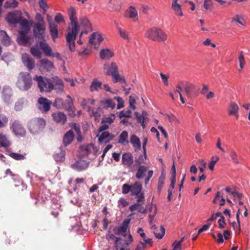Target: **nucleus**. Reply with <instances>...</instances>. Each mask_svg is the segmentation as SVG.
<instances>
[{"instance_id": "nucleus-27", "label": "nucleus", "mask_w": 250, "mask_h": 250, "mask_svg": "<svg viewBox=\"0 0 250 250\" xmlns=\"http://www.w3.org/2000/svg\"><path fill=\"white\" fill-rule=\"evenodd\" d=\"M130 142L134 148L135 151H136L141 149V142L139 138L136 135H132L131 136Z\"/></svg>"}, {"instance_id": "nucleus-30", "label": "nucleus", "mask_w": 250, "mask_h": 250, "mask_svg": "<svg viewBox=\"0 0 250 250\" xmlns=\"http://www.w3.org/2000/svg\"><path fill=\"white\" fill-rule=\"evenodd\" d=\"M12 90L9 87H4L2 91V97L5 102H9L12 95Z\"/></svg>"}, {"instance_id": "nucleus-15", "label": "nucleus", "mask_w": 250, "mask_h": 250, "mask_svg": "<svg viewBox=\"0 0 250 250\" xmlns=\"http://www.w3.org/2000/svg\"><path fill=\"white\" fill-rule=\"evenodd\" d=\"M22 62L27 67L28 70L31 71L35 66L34 60L32 58L30 55L27 53H24L21 56Z\"/></svg>"}, {"instance_id": "nucleus-14", "label": "nucleus", "mask_w": 250, "mask_h": 250, "mask_svg": "<svg viewBox=\"0 0 250 250\" xmlns=\"http://www.w3.org/2000/svg\"><path fill=\"white\" fill-rule=\"evenodd\" d=\"M39 109L42 112L46 113L50 109L52 102L46 98L40 97L38 99Z\"/></svg>"}, {"instance_id": "nucleus-43", "label": "nucleus", "mask_w": 250, "mask_h": 250, "mask_svg": "<svg viewBox=\"0 0 250 250\" xmlns=\"http://www.w3.org/2000/svg\"><path fill=\"white\" fill-rule=\"evenodd\" d=\"M19 2L16 0H11L5 2L4 7L7 8H15L18 5Z\"/></svg>"}, {"instance_id": "nucleus-28", "label": "nucleus", "mask_w": 250, "mask_h": 250, "mask_svg": "<svg viewBox=\"0 0 250 250\" xmlns=\"http://www.w3.org/2000/svg\"><path fill=\"white\" fill-rule=\"evenodd\" d=\"M147 169V167L142 165L140 166L135 175L136 178L138 179H141L145 177Z\"/></svg>"}, {"instance_id": "nucleus-58", "label": "nucleus", "mask_w": 250, "mask_h": 250, "mask_svg": "<svg viewBox=\"0 0 250 250\" xmlns=\"http://www.w3.org/2000/svg\"><path fill=\"white\" fill-rule=\"evenodd\" d=\"M230 157L231 158V160L233 161V162L235 164H239L240 162L237 159V153L234 151V150H232L230 152Z\"/></svg>"}, {"instance_id": "nucleus-56", "label": "nucleus", "mask_w": 250, "mask_h": 250, "mask_svg": "<svg viewBox=\"0 0 250 250\" xmlns=\"http://www.w3.org/2000/svg\"><path fill=\"white\" fill-rule=\"evenodd\" d=\"M184 238H182L181 240L179 241H175L173 244L172 246L173 247V250H181V244L183 241ZM163 250H166V249H164Z\"/></svg>"}, {"instance_id": "nucleus-4", "label": "nucleus", "mask_w": 250, "mask_h": 250, "mask_svg": "<svg viewBox=\"0 0 250 250\" xmlns=\"http://www.w3.org/2000/svg\"><path fill=\"white\" fill-rule=\"evenodd\" d=\"M33 80L30 73L20 72L17 82V87L22 91H27L31 88Z\"/></svg>"}, {"instance_id": "nucleus-18", "label": "nucleus", "mask_w": 250, "mask_h": 250, "mask_svg": "<svg viewBox=\"0 0 250 250\" xmlns=\"http://www.w3.org/2000/svg\"><path fill=\"white\" fill-rule=\"evenodd\" d=\"M94 149V145L92 144L84 145L82 146L79 149L80 155L82 157H84L86 155H88Z\"/></svg>"}, {"instance_id": "nucleus-8", "label": "nucleus", "mask_w": 250, "mask_h": 250, "mask_svg": "<svg viewBox=\"0 0 250 250\" xmlns=\"http://www.w3.org/2000/svg\"><path fill=\"white\" fill-rule=\"evenodd\" d=\"M133 163V156L131 153L125 152L123 154L122 164L125 168L128 169L130 172H133L135 170Z\"/></svg>"}, {"instance_id": "nucleus-61", "label": "nucleus", "mask_w": 250, "mask_h": 250, "mask_svg": "<svg viewBox=\"0 0 250 250\" xmlns=\"http://www.w3.org/2000/svg\"><path fill=\"white\" fill-rule=\"evenodd\" d=\"M146 159V152H144V156L140 155L138 159L136 160V162L138 165H141L145 162V161Z\"/></svg>"}, {"instance_id": "nucleus-49", "label": "nucleus", "mask_w": 250, "mask_h": 250, "mask_svg": "<svg viewBox=\"0 0 250 250\" xmlns=\"http://www.w3.org/2000/svg\"><path fill=\"white\" fill-rule=\"evenodd\" d=\"M8 122V119L6 116L0 114V127H4Z\"/></svg>"}, {"instance_id": "nucleus-29", "label": "nucleus", "mask_w": 250, "mask_h": 250, "mask_svg": "<svg viewBox=\"0 0 250 250\" xmlns=\"http://www.w3.org/2000/svg\"><path fill=\"white\" fill-rule=\"evenodd\" d=\"M100 56L102 60H108L114 56V53L109 49H103L100 51Z\"/></svg>"}, {"instance_id": "nucleus-9", "label": "nucleus", "mask_w": 250, "mask_h": 250, "mask_svg": "<svg viewBox=\"0 0 250 250\" xmlns=\"http://www.w3.org/2000/svg\"><path fill=\"white\" fill-rule=\"evenodd\" d=\"M10 129L15 135L18 137H24L26 130L19 120H14L10 125Z\"/></svg>"}, {"instance_id": "nucleus-63", "label": "nucleus", "mask_w": 250, "mask_h": 250, "mask_svg": "<svg viewBox=\"0 0 250 250\" xmlns=\"http://www.w3.org/2000/svg\"><path fill=\"white\" fill-rule=\"evenodd\" d=\"M114 99L116 100L118 102L117 109H120L124 107V102L121 97H115Z\"/></svg>"}, {"instance_id": "nucleus-52", "label": "nucleus", "mask_w": 250, "mask_h": 250, "mask_svg": "<svg viewBox=\"0 0 250 250\" xmlns=\"http://www.w3.org/2000/svg\"><path fill=\"white\" fill-rule=\"evenodd\" d=\"M178 0H173L171 4V8L175 11V12H178V11H180L181 8V5L177 3Z\"/></svg>"}, {"instance_id": "nucleus-59", "label": "nucleus", "mask_w": 250, "mask_h": 250, "mask_svg": "<svg viewBox=\"0 0 250 250\" xmlns=\"http://www.w3.org/2000/svg\"><path fill=\"white\" fill-rule=\"evenodd\" d=\"M67 43L69 46V49L71 51H74L75 50V40H76V38H72V40L70 41H68L67 38H66Z\"/></svg>"}, {"instance_id": "nucleus-46", "label": "nucleus", "mask_w": 250, "mask_h": 250, "mask_svg": "<svg viewBox=\"0 0 250 250\" xmlns=\"http://www.w3.org/2000/svg\"><path fill=\"white\" fill-rule=\"evenodd\" d=\"M103 105L106 108L110 107L113 109L115 106V103L112 99H108L103 102Z\"/></svg>"}, {"instance_id": "nucleus-21", "label": "nucleus", "mask_w": 250, "mask_h": 250, "mask_svg": "<svg viewBox=\"0 0 250 250\" xmlns=\"http://www.w3.org/2000/svg\"><path fill=\"white\" fill-rule=\"evenodd\" d=\"M40 63L42 69L47 72L52 71L55 66L53 62L47 58L41 60Z\"/></svg>"}, {"instance_id": "nucleus-23", "label": "nucleus", "mask_w": 250, "mask_h": 250, "mask_svg": "<svg viewBox=\"0 0 250 250\" xmlns=\"http://www.w3.org/2000/svg\"><path fill=\"white\" fill-rule=\"evenodd\" d=\"M49 31L50 35L54 42H56V39L58 38V25L52 22H49Z\"/></svg>"}, {"instance_id": "nucleus-39", "label": "nucleus", "mask_w": 250, "mask_h": 250, "mask_svg": "<svg viewBox=\"0 0 250 250\" xmlns=\"http://www.w3.org/2000/svg\"><path fill=\"white\" fill-rule=\"evenodd\" d=\"M128 133L126 131H123L120 135L118 143L123 145L128 144Z\"/></svg>"}, {"instance_id": "nucleus-38", "label": "nucleus", "mask_w": 250, "mask_h": 250, "mask_svg": "<svg viewBox=\"0 0 250 250\" xmlns=\"http://www.w3.org/2000/svg\"><path fill=\"white\" fill-rule=\"evenodd\" d=\"M135 116L136 117L138 122L140 123L141 124L143 128H145V116L146 115V112L145 111H143L141 115H140L138 112H136L135 113Z\"/></svg>"}, {"instance_id": "nucleus-36", "label": "nucleus", "mask_w": 250, "mask_h": 250, "mask_svg": "<svg viewBox=\"0 0 250 250\" xmlns=\"http://www.w3.org/2000/svg\"><path fill=\"white\" fill-rule=\"evenodd\" d=\"M0 146L1 147L7 148L10 146V142L6 136L3 134H0Z\"/></svg>"}, {"instance_id": "nucleus-6", "label": "nucleus", "mask_w": 250, "mask_h": 250, "mask_svg": "<svg viewBox=\"0 0 250 250\" xmlns=\"http://www.w3.org/2000/svg\"><path fill=\"white\" fill-rule=\"evenodd\" d=\"M104 69H107L106 75L112 76L113 78V82H120L125 84V80L124 78L122 77L118 73V66L117 64L112 62L110 66H108L106 64L104 65Z\"/></svg>"}, {"instance_id": "nucleus-40", "label": "nucleus", "mask_w": 250, "mask_h": 250, "mask_svg": "<svg viewBox=\"0 0 250 250\" xmlns=\"http://www.w3.org/2000/svg\"><path fill=\"white\" fill-rule=\"evenodd\" d=\"M68 15L71 22H77L78 18L76 16V12L74 7H70L68 9Z\"/></svg>"}, {"instance_id": "nucleus-5", "label": "nucleus", "mask_w": 250, "mask_h": 250, "mask_svg": "<svg viewBox=\"0 0 250 250\" xmlns=\"http://www.w3.org/2000/svg\"><path fill=\"white\" fill-rule=\"evenodd\" d=\"M46 125L45 120L42 118H35L29 121L28 128L29 132L37 134L42 131Z\"/></svg>"}, {"instance_id": "nucleus-48", "label": "nucleus", "mask_w": 250, "mask_h": 250, "mask_svg": "<svg viewBox=\"0 0 250 250\" xmlns=\"http://www.w3.org/2000/svg\"><path fill=\"white\" fill-rule=\"evenodd\" d=\"M238 60H239V66H240L241 69H242L244 68V65L246 63L244 55V53L242 51H241L239 52Z\"/></svg>"}, {"instance_id": "nucleus-1", "label": "nucleus", "mask_w": 250, "mask_h": 250, "mask_svg": "<svg viewBox=\"0 0 250 250\" xmlns=\"http://www.w3.org/2000/svg\"><path fill=\"white\" fill-rule=\"evenodd\" d=\"M34 80L37 82L41 92H50L53 89H55L57 92H62L63 91V83L62 80L57 76L51 79L42 76L36 75Z\"/></svg>"}, {"instance_id": "nucleus-19", "label": "nucleus", "mask_w": 250, "mask_h": 250, "mask_svg": "<svg viewBox=\"0 0 250 250\" xmlns=\"http://www.w3.org/2000/svg\"><path fill=\"white\" fill-rule=\"evenodd\" d=\"M115 136L109 132L104 131L100 136L98 138V141L100 144L104 143L107 144L112 140Z\"/></svg>"}, {"instance_id": "nucleus-37", "label": "nucleus", "mask_w": 250, "mask_h": 250, "mask_svg": "<svg viewBox=\"0 0 250 250\" xmlns=\"http://www.w3.org/2000/svg\"><path fill=\"white\" fill-rule=\"evenodd\" d=\"M65 151L60 149L58 152H56L54 154V158L57 162L63 161L65 159Z\"/></svg>"}, {"instance_id": "nucleus-20", "label": "nucleus", "mask_w": 250, "mask_h": 250, "mask_svg": "<svg viewBox=\"0 0 250 250\" xmlns=\"http://www.w3.org/2000/svg\"><path fill=\"white\" fill-rule=\"evenodd\" d=\"M89 165V163L83 160H80L72 165V167L75 169L80 171L86 169Z\"/></svg>"}, {"instance_id": "nucleus-22", "label": "nucleus", "mask_w": 250, "mask_h": 250, "mask_svg": "<svg viewBox=\"0 0 250 250\" xmlns=\"http://www.w3.org/2000/svg\"><path fill=\"white\" fill-rule=\"evenodd\" d=\"M195 89L196 86L195 85L187 82L184 87L185 93L188 98H191L193 97L195 93L194 90Z\"/></svg>"}, {"instance_id": "nucleus-10", "label": "nucleus", "mask_w": 250, "mask_h": 250, "mask_svg": "<svg viewBox=\"0 0 250 250\" xmlns=\"http://www.w3.org/2000/svg\"><path fill=\"white\" fill-rule=\"evenodd\" d=\"M44 44L49 45L45 41H41L37 42L30 49L31 54L37 59H41L42 57L41 50L43 52V46Z\"/></svg>"}, {"instance_id": "nucleus-2", "label": "nucleus", "mask_w": 250, "mask_h": 250, "mask_svg": "<svg viewBox=\"0 0 250 250\" xmlns=\"http://www.w3.org/2000/svg\"><path fill=\"white\" fill-rule=\"evenodd\" d=\"M35 21L33 28V35L36 39L43 40L46 29L44 18L40 13H38L35 16Z\"/></svg>"}, {"instance_id": "nucleus-42", "label": "nucleus", "mask_w": 250, "mask_h": 250, "mask_svg": "<svg viewBox=\"0 0 250 250\" xmlns=\"http://www.w3.org/2000/svg\"><path fill=\"white\" fill-rule=\"evenodd\" d=\"M29 38L26 35H20L18 38L17 41L19 44L25 46L28 42Z\"/></svg>"}, {"instance_id": "nucleus-51", "label": "nucleus", "mask_w": 250, "mask_h": 250, "mask_svg": "<svg viewBox=\"0 0 250 250\" xmlns=\"http://www.w3.org/2000/svg\"><path fill=\"white\" fill-rule=\"evenodd\" d=\"M132 112L130 110H123L119 115V117L122 119L123 117L130 118L131 117Z\"/></svg>"}, {"instance_id": "nucleus-25", "label": "nucleus", "mask_w": 250, "mask_h": 250, "mask_svg": "<svg viewBox=\"0 0 250 250\" xmlns=\"http://www.w3.org/2000/svg\"><path fill=\"white\" fill-rule=\"evenodd\" d=\"M74 139V133L72 130H69L64 135L63 143L65 146L71 143Z\"/></svg>"}, {"instance_id": "nucleus-45", "label": "nucleus", "mask_w": 250, "mask_h": 250, "mask_svg": "<svg viewBox=\"0 0 250 250\" xmlns=\"http://www.w3.org/2000/svg\"><path fill=\"white\" fill-rule=\"evenodd\" d=\"M212 0H204L203 7L207 11H211L213 8Z\"/></svg>"}, {"instance_id": "nucleus-31", "label": "nucleus", "mask_w": 250, "mask_h": 250, "mask_svg": "<svg viewBox=\"0 0 250 250\" xmlns=\"http://www.w3.org/2000/svg\"><path fill=\"white\" fill-rule=\"evenodd\" d=\"M0 39L3 45L8 46L10 44V39L5 31H0Z\"/></svg>"}, {"instance_id": "nucleus-57", "label": "nucleus", "mask_w": 250, "mask_h": 250, "mask_svg": "<svg viewBox=\"0 0 250 250\" xmlns=\"http://www.w3.org/2000/svg\"><path fill=\"white\" fill-rule=\"evenodd\" d=\"M197 164L200 165L199 167V170L201 172H203L206 167L207 163L203 159H199L197 162Z\"/></svg>"}, {"instance_id": "nucleus-26", "label": "nucleus", "mask_w": 250, "mask_h": 250, "mask_svg": "<svg viewBox=\"0 0 250 250\" xmlns=\"http://www.w3.org/2000/svg\"><path fill=\"white\" fill-rule=\"evenodd\" d=\"M137 11L135 8L133 6H130L126 11L125 16L128 17L130 19H133L134 21H137Z\"/></svg>"}, {"instance_id": "nucleus-16", "label": "nucleus", "mask_w": 250, "mask_h": 250, "mask_svg": "<svg viewBox=\"0 0 250 250\" xmlns=\"http://www.w3.org/2000/svg\"><path fill=\"white\" fill-rule=\"evenodd\" d=\"M52 117L54 121L58 124L64 125L66 122V116L62 112L57 111L54 112L52 114Z\"/></svg>"}, {"instance_id": "nucleus-64", "label": "nucleus", "mask_w": 250, "mask_h": 250, "mask_svg": "<svg viewBox=\"0 0 250 250\" xmlns=\"http://www.w3.org/2000/svg\"><path fill=\"white\" fill-rule=\"evenodd\" d=\"M55 21L57 22V23H60L61 22H64V20L63 19V17L62 15V14L60 13H58L55 17Z\"/></svg>"}, {"instance_id": "nucleus-55", "label": "nucleus", "mask_w": 250, "mask_h": 250, "mask_svg": "<svg viewBox=\"0 0 250 250\" xmlns=\"http://www.w3.org/2000/svg\"><path fill=\"white\" fill-rule=\"evenodd\" d=\"M219 159V158L218 156H216L215 157L213 156L211 157V160L208 165V168L210 170L212 171L213 170L214 166Z\"/></svg>"}, {"instance_id": "nucleus-11", "label": "nucleus", "mask_w": 250, "mask_h": 250, "mask_svg": "<svg viewBox=\"0 0 250 250\" xmlns=\"http://www.w3.org/2000/svg\"><path fill=\"white\" fill-rule=\"evenodd\" d=\"M22 18V13L20 11L15 10L9 12L7 14L6 20L10 24H16L19 23Z\"/></svg>"}, {"instance_id": "nucleus-33", "label": "nucleus", "mask_w": 250, "mask_h": 250, "mask_svg": "<svg viewBox=\"0 0 250 250\" xmlns=\"http://www.w3.org/2000/svg\"><path fill=\"white\" fill-rule=\"evenodd\" d=\"M109 7L115 11H120L121 7V0H110Z\"/></svg>"}, {"instance_id": "nucleus-41", "label": "nucleus", "mask_w": 250, "mask_h": 250, "mask_svg": "<svg viewBox=\"0 0 250 250\" xmlns=\"http://www.w3.org/2000/svg\"><path fill=\"white\" fill-rule=\"evenodd\" d=\"M239 107L237 104L234 102H231L228 109V113L230 115L236 114L238 112Z\"/></svg>"}, {"instance_id": "nucleus-47", "label": "nucleus", "mask_w": 250, "mask_h": 250, "mask_svg": "<svg viewBox=\"0 0 250 250\" xmlns=\"http://www.w3.org/2000/svg\"><path fill=\"white\" fill-rule=\"evenodd\" d=\"M63 100L61 98H56L54 102L53 106L58 109L63 108Z\"/></svg>"}, {"instance_id": "nucleus-53", "label": "nucleus", "mask_w": 250, "mask_h": 250, "mask_svg": "<svg viewBox=\"0 0 250 250\" xmlns=\"http://www.w3.org/2000/svg\"><path fill=\"white\" fill-rule=\"evenodd\" d=\"M74 106L73 101L72 99H66L63 100V108L66 109Z\"/></svg>"}, {"instance_id": "nucleus-62", "label": "nucleus", "mask_w": 250, "mask_h": 250, "mask_svg": "<svg viewBox=\"0 0 250 250\" xmlns=\"http://www.w3.org/2000/svg\"><path fill=\"white\" fill-rule=\"evenodd\" d=\"M131 185L130 186L127 184H125L122 186V193L124 194L128 193L129 191L131 192Z\"/></svg>"}, {"instance_id": "nucleus-13", "label": "nucleus", "mask_w": 250, "mask_h": 250, "mask_svg": "<svg viewBox=\"0 0 250 250\" xmlns=\"http://www.w3.org/2000/svg\"><path fill=\"white\" fill-rule=\"evenodd\" d=\"M130 222V220L129 219H125L121 226L115 227L113 229V232L117 235H122L126 236L128 225Z\"/></svg>"}, {"instance_id": "nucleus-44", "label": "nucleus", "mask_w": 250, "mask_h": 250, "mask_svg": "<svg viewBox=\"0 0 250 250\" xmlns=\"http://www.w3.org/2000/svg\"><path fill=\"white\" fill-rule=\"evenodd\" d=\"M154 233L155 234V237L157 239H161L164 236V234L165 233V229L162 226H161L160 227L159 230H154Z\"/></svg>"}, {"instance_id": "nucleus-54", "label": "nucleus", "mask_w": 250, "mask_h": 250, "mask_svg": "<svg viewBox=\"0 0 250 250\" xmlns=\"http://www.w3.org/2000/svg\"><path fill=\"white\" fill-rule=\"evenodd\" d=\"M9 156L16 160H22L25 159V157L24 155L14 152L10 153L9 154Z\"/></svg>"}, {"instance_id": "nucleus-12", "label": "nucleus", "mask_w": 250, "mask_h": 250, "mask_svg": "<svg viewBox=\"0 0 250 250\" xmlns=\"http://www.w3.org/2000/svg\"><path fill=\"white\" fill-rule=\"evenodd\" d=\"M79 25L77 22H70L67 29V34L66 38H67L68 41L72 40V38H76L79 30Z\"/></svg>"}, {"instance_id": "nucleus-32", "label": "nucleus", "mask_w": 250, "mask_h": 250, "mask_svg": "<svg viewBox=\"0 0 250 250\" xmlns=\"http://www.w3.org/2000/svg\"><path fill=\"white\" fill-rule=\"evenodd\" d=\"M142 202H137L129 207L131 211H138L141 213H144L146 211V208L142 206Z\"/></svg>"}, {"instance_id": "nucleus-3", "label": "nucleus", "mask_w": 250, "mask_h": 250, "mask_svg": "<svg viewBox=\"0 0 250 250\" xmlns=\"http://www.w3.org/2000/svg\"><path fill=\"white\" fill-rule=\"evenodd\" d=\"M145 37L151 41L159 42H164L167 39V34L157 27H153L147 30L145 33Z\"/></svg>"}, {"instance_id": "nucleus-60", "label": "nucleus", "mask_w": 250, "mask_h": 250, "mask_svg": "<svg viewBox=\"0 0 250 250\" xmlns=\"http://www.w3.org/2000/svg\"><path fill=\"white\" fill-rule=\"evenodd\" d=\"M128 205V202L125 198H122L118 202V206L119 208H125Z\"/></svg>"}, {"instance_id": "nucleus-34", "label": "nucleus", "mask_w": 250, "mask_h": 250, "mask_svg": "<svg viewBox=\"0 0 250 250\" xmlns=\"http://www.w3.org/2000/svg\"><path fill=\"white\" fill-rule=\"evenodd\" d=\"M122 240L121 238L120 237H115V249L116 250H129L128 248H125L126 246L122 242L120 241Z\"/></svg>"}, {"instance_id": "nucleus-35", "label": "nucleus", "mask_w": 250, "mask_h": 250, "mask_svg": "<svg viewBox=\"0 0 250 250\" xmlns=\"http://www.w3.org/2000/svg\"><path fill=\"white\" fill-rule=\"evenodd\" d=\"M102 82L98 81L97 79H94L90 86V89L91 91H98L102 88Z\"/></svg>"}, {"instance_id": "nucleus-7", "label": "nucleus", "mask_w": 250, "mask_h": 250, "mask_svg": "<svg viewBox=\"0 0 250 250\" xmlns=\"http://www.w3.org/2000/svg\"><path fill=\"white\" fill-rule=\"evenodd\" d=\"M142 185L138 181L131 185V195L135 196L137 202H144L145 197L144 193L142 192Z\"/></svg>"}, {"instance_id": "nucleus-50", "label": "nucleus", "mask_w": 250, "mask_h": 250, "mask_svg": "<svg viewBox=\"0 0 250 250\" xmlns=\"http://www.w3.org/2000/svg\"><path fill=\"white\" fill-rule=\"evenodd\" d=\"M81 23L84 27V28L91 29V23L87 18H83L81 20Z\"/></svg>"}, {"instance_id": "nucleus-24", "label": "nucleus", "mask_w": 250, "mask_h": 250, "mask_svg": "<svg viewBox=\"0 0 250 250\" xmlns=\"http://www.w3.org/2000/svg\"><path fill=\"white\" fill-rule=\"evenodd\" d=\"M103 40V38L101 34L93 33L89 38V42L94 45L99 44Z\"/></svg>"}, {"instance_id": "nucleus-17", "label": "nucleus", "mask_w": 250, "mask_h": 250, "mask_svg": "<svg viewBox=\"0 0 250 250\" xmlns=\"http://www.w3.org/2000/svg\"><path fill=\"white\" fill-rule=\"evenodd\" d=\"M43 49L45 56L47 57H55L58 60H62V57H61V54L58 52H56L55 53H53L52 49L49 45L44 44L43 46Z\"/></svg>"}]
</instances>
